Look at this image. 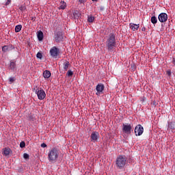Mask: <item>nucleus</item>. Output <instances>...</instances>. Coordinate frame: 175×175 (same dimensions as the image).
<instances>
[{
  "instance_id": "2",
  "label": "nucleus",
  "mask_w": 175,
  "mask_h": 175,
  "mask_svg": "<svg viewBox=\"0 0 175 175\" xmlns=\"http://www.w3.org/2000/svg\"><path fill=\"white\" fill-rule=\"evenodd\" d=\"M127 162V157L125 154H120L116 159V167L119 170H122L125 167Z\"/></svg>"
},
{
  "instance_id": "31",
  "label": "nucleus",
  "mask_w": 175,
  "mask_h": 175,
  "mask_svg": "<svg viewBox=\"0 0 175 175\" xmlns=\"http://www.w3.org/2000/svg\"><path fill=\"white\" fill-rule=\"evenodd\" d=\"M41 147H42V148H45L46 147H47V146H46V143H42L41 144Z\"/></svg>"
},
{
  "instance_id": "16",
  "label": "nucleus",
  "mask_w": 175,
  "mask_h": 175,
  "mask_svg": "<svg viewBox=\"0 0 175 175\" xmlns=\"http://www.w3.org/2000/svg\"><path fill=\"white\" fill-rule=\"evenodd\" d=\"M66 6H67L66 2H64V1H62L60 2V5H59V9L64 10L66 9Z\"/></svg>"
},
{
  "instance_id": "1",
  "label": "nucleus",
  "mask_w": 175,
  "mask_h": 175,
  "mask_svg": "<svg viewBox=\"0 0 175 175\" xmlns=\"http://www.w3.org/2000/svg\"><path fill=\"white\" fill-rule=\"evenodd\" d=\"M106 46L107 47L108 51H113V49L116 46V39L115 34H109L107 39Z\"/></svg>"
},
{
  "instance_id": "33",
  "label": "nucleus",
  "mask_w": 175,
  "mask_h": 175,
  "mask_svg": "<svg viewBox=\"0 0 175 175\" xmlns=\"http://www.w3.org/2000/svg\"><path fill=\"white\" fill-rule=\"evenodd\" d=\"M12 0H7V2L5 3V5H8L10 3Z\"/></svg>"
},
{
  "instance_id": "27",
  "label": "nucleus",
  "mask_w": 175,
  "mask_h": 175,
  "mask_svg": "<svg viewBox=\"0 0 175 175\" xmlns=\"http://www.w3.org/2000/svg\"><path fill=\"white\" fill-rule=\"evenodd\" d=\"M36 57H37V58H38L39 59H42V53H37V55H36Z\"/></svg>"
},
{
  "instance_id": "23",
  "label": "nucleus",
  "mask_w": 175,
  "mask_h": 175,
  "mask_svg": "<svg viewBox=\"0 0 175 175\" xmlns=\"http://www.w3.org/2000/svg\"><path fill=\"white\" fill-rule=\"evenodd\" d=\"M88 22L92 23L94 21V16L90 15L88 17Z\"/></svg>"
},
{
  "instance_id": "19",
  "label": "nucleus",
  "mask_w": 175,
  "mask_h": 175,
  "mask_svg": "<svg viewBox=\"0 0 175 175\" xmlns=\"http://www.w3.org/2000/svg\"><path fill=\"white\" fill-rule=\"evenodd\" d=\"M150 21H151L152 23H153L154 25H155L158 22V19H157V16H155L154 15L150 18Z\"/></svg>"
},
{
  "instance_id": "24",
  "label": "nucleus",
  "mask_w": 175,
  "mask_h": 175,
  "mask_svg": "<svg viewBox=\"0 0 175 175\" xmlns=\"http://www.w3.org/2000/svg\"><path fill=\"white\" fill-rule=\"evenodd\" d=\"M67 75H68V77H72L73 71H72V70H68V71L67 72Z\"/></svg>"
},
{
  "instance_id": "6",
  "label": "nucleus",
  "mask_w": 175,
  "mask_h": 175,
  "mask_svg": "<svg viewBox=\"0 0 175 175\" xmlns=\"http://www.w3.org/2000/svg\"><path fill=\"white\" fill-rule=\"evenodd\" d=\"M35 92L37 94L38 98L40 100H43V99L46 98V94L44 90H43V88H38L35 90Z\"/></svg>"
},
{
  "instance_id": "21",
  "label": "nucleus",
  "mask_w": 175,
  "mask_h": 175,
  "mask_svg": "<svg viewBox=\"0 0 175 175\" xmlns=\"http://www.w3.org/2000/svg\"><path fill=\"white\" fill-rule=\"evenodd\" d=\"M21 29H22V25H17L15 27V32L19 33V31H21Z\"/></svg>"
},
{
  "instance_id": "25",
  "label": "nucleus",
  "mask_w": 175,
  "mask_h": 175,
  "mask_svg": "<svg viewBox=\"0 0 175 175\" xmlns=\"http://www.w3.org/2000/svg\"><path fill=\"white\" fill-rule=\"evenodd\" d=\"M9 81H10V84H12V83L15 82L16 78H15L14 77H11L10 78Z\"/></svg>"
},
{
  "instance_id": "14",
  "label": "nucleus",
  "mask_w": 175,
  "mask_h": 175,
  "mask_svg": "<svg viewBox=\"0 0 175 175\" xmlns=\"http://www.w3.org/2000/svg\"><path fill=\"white\" fill-rule=\"evenodd\" d=\"M43 77L45 79H49L51 77V71H49V70H45L44 72H43Z\"/></svg>"
},
{
  "instance_id": "22",
  "label": "nucleus",
  "mask_w": 175,
  "mask_h": 175,
  "mask_svg": "<svg viewBox=\"0 0 175 175\" xmlns=\"http://www.w3.org/2000/svg\"><path fill=\"white\" fill-rule=\"evenodd\" d=\"M16 64L15 62H10V68L11 70H14Z\"/></svg>"
},
{
  "instance_id": "34",
  "label": "nucleus",
  "mask_w": 175,
  "mask_h": 175,
  "mask_svg": "<svg viewBox=\"0 0 175 175\" xmlns=\"http://www.w3.org/2000/svg\"><path fill=\"white\" fill-rule=\"evenodd\" d=\"M172 63L173 64H175V57L172 59Z\"/></svg>"
},
{
  "instance_id": "10",
  "label": "nucleus",
  "mask_w": 175,
  "mask_h": 175,
  "mask_svg": "<svg viewBox=\"0 0 175 175\" xmlns=\"http://www.w3.org/2000/svg\"><path fill=\"white\" fill-rule=\"evenodd\" d=\"M159 21L160 22L164 23L166 22L167 21V14H166V12H161V14H159Z\"/></svg>"
},
{
  "instance_id": "4",
  "label": "nucleus",
  "mask_w": 175,
  "mask_h": 175,
  "mask_svg": "<svg viewBox=\"0 0 175 175\" xmlns=\"http://www.w3.org/2000/svg\"><path fill=\"white\" fill-rule=\"evenodd\" d=\"M133 124L132 123H123L122 133L130 135L133 131Z\"/></svg>"
},
{
  "instance_id": "18",
  "label": "nucleus",
  "mask_w": 175,
  "mask_h": 175,
  "mask_svg": "<svg viewBox=\"0 0 175 175\" xmlns=\"http://www.w3.org/2000/svg\"><path fill=\"white\" fill-rule=\"evenodd\" d=\"M70 65V62H68V60H66V62H64L63 63L64 69L66 71H67V70H68V67H69Z\"/></svg>"
},
{
  "instance_id": "29",
  "label": "nucleus",
  "mask_w": 175,
  "mask_h": 175,
  "mask_svg": "<svg viewBox=\"0 0 175 175\" xmlns=\"http://www.w3.org/2000/svg\"><path fill=\"white\" fill-rule=\"evenodd\" d=\"M24 159H29V153H24L23 154Z\"/></svg>"
},
{
  "instance_id": "9",
  "label": "nucleus",
  "mask_w": 175,
  "mask_h": 175,
  "mask_svg": "<svg viewBox=\"0 0 175 175\" xmlns=\"http://www.w3.org/2000/svg\"><path fill=\"white\" fill-rule=\"evenodd\" d=\"M100 137V133L98 131H93L90 135V141L96 143Z\"/></svg>"
},
{
  "instance_id": "13",
  "label": "nucleus",
  "mask_w": 175,
  "mask_h": 175,
  "mask_svg": "<svg viewBox=\"0 0 175 175\" xmlns=\"http://www.w3.org/2000/svg\"><path fill=\"white\" fill-rule=\"evenodd\" d=\"M139 27V24L136 25L135 23H130V28L133 31H136Z\"/></svg>"
},
{
  "instance_id": "15",
  "label": "nucleus",
  "mask_w": 175,
  "mask_h": 175,
  "mask_svg": "<svg viewBox=\"0 0 175 175\" xmlns=\"http://www.w3.org/2000/svg\"><path fill=\"white\" fill-rule=\"evenodd\" d=\"M168 130H175V122H168Z\"/></svg>"
},
{
  "instance_id": "35",
  "label": "nucleus",
  "mask_w": 175,
  "mask_h": 175,
  "mask_svg": "<svg viewBox=\"0 0 175 175\" xmlns=\"http://www.w3.org/2000/svg\"><path fill=\"white\" fill-rule=\"evenodd\" d=\"M146 29H142V31H144Z\"/></svg>"
},
{
  "instance_id": "30",
  "label": "nucleus",
  "mask_w": 175,
  "mask_h": 175,
  "mask_svg": "<svg viewBox=\"0 0 175 175\" xmlns=\"http://www.w3.org/2000/svg\"><path fill=\"white\" fill-rule=\"evenodd\" d=\"M29 118L30 120H35V117H34V116L32 115V114H30V115L29 116Z\"/></svg>"
},
{
  "instance_id": "7",
  "label": "nucleus",
  "mask_w": 175,
  "mask_h": 175,
  "mask_svg": "<svg viewBox=\"0 0 175 175\" xmlns=\"http://www.w3.org/2000/svg\"><path fill=\"white\" fill-rule=\"evenodd\" d=\"M55 39L57 42H62L64 39V34L62 31L55 33Z\"/></svg>"
},
{
  "instance_id": "26",
  "label": "nucleus",
  "mask_w": 175,
  "mask_h": 175,
  "mask_svg": "<svg viewBox=\"0 0 175 175\" xmlns=\"http://www.w3.org/2000/svg\"><path fill=\"white\" fill-rule=\"evenodd\" d=\"M8 46H3L2 51H3L4 53H6V51H8Z\"/></svg>"
},
{
  "instance_id": "32",
  "label": "nucleus",
  "mask_w": 175,
  "mask_h": 175,
  "mask_svg": "<svg viewBox=\"0 0 175 175\" xmlns=\"http://www.w3.org/2000/svg\"><path fill=\"white\" fill-rule=\"evenodd\" d=\"M167 75H169V77H170V75H172V72L170 71V70H168L167 71Z\"/></svg>"
},
{
  "instance_id": "20",
  "label": "nucleus",
  "mask_w": 175,
  "mask_h": 175,
  "mask_svg": "<svg viewBox=\"0 0 175 175\" xmlns=\"http://www.w3.org/2000/svg\"><path fill=\"white\" fill-rule=\"evenodd\" d=\"M73 15H74V17L77 18L81 16V12H78V10H75V12H73Z\"/></svg>"
},
{
  "instance_id": "3",
  "label": "nucleus",
  "mask_w": 175,
  "mask_h": 175,
  "mask_svg": "<svg viewBox=\"0 0 175 175\" xmlns=\"http://www.w3.org/2000/svg\"><path fill=\"white\" fill-rule=\"evenodd\" d=\"M60 151L58 148H53L49 150L48 153V159L49 161H56L59 157Z\"/></svg>"
},
{
  "instance_id": "17",
  "label": "nucleus",
  "mask_w": 175,
  "mask_h": 175,
  "mask_svg": "<svg viewBox=\"0 0 175 175\" xmlns=\"http://www.w3.org/2000/svg\"><path fill=\"white\" fill-rule=\"evenodd\" d=\"M37 36H38V40H43V38H44L43 32L41 31H38V33H37Z\"/></svg>"
},
{
  "instance_id": "11",
  "label": "nucleus",
  "mask_w": 175,
  "mask_h": 175,
  "mask_svg": "<svg viewBox=\"0 0 175 175\" xmlns=\"http://www.w3.org/2000/svg\"><path fill=\"white\" fill-rule=\"evenodd\" d=\"M96 90H97L96 95H100V94H103V90H105V85L103 83H98L96 87Z\"/></svg>"
},
{
  "instance_id": "5",
  "label": "nucleus",
  "mask_w": 175,
  "mask_h": 175,
  "mask_svg": "<svg viewBox=\"0 0 175 175\" xmlns=\"http://www.w3.org/2000/svg\"><path fill=\"white\" fill-rule=\"evenodd\" d=\"M50 55L52 58H57L61 53V50L56 46H53L49 51Z\"/></svg>"
},
{
  "instance_id": "12",
  "label": "nucleus",
  "mask_w": 175,
  "mask_h": 175,
  "mask_svg": "<svg viewBox=\"0 0 175 175\" xmlns=\"http://www.w3.org/2000/svg\"><path fill=\"white\" fill-rule=\"evenodd\" d=\"M12 150L9 147H5V148H3V155L8 156L10 154H11Z\"/></svg>"
},
{
  "instance_id": "8",
  "label": "nucleus",
  "mask_w": 175,
  "mask_h": 175,
  "mask_svg": "<svg viewBox=\"0 0 175 175\" xmlns=\"http://www.w3.org/2000/svg\"><path fill=\"white\" fill-rule=\"evenodd\" d=\"M144 129L142 124H137L135 127V134L136 136H141L142 133H144Z\"/></svg>"
},
{
  "instance_id": "28",
  "label": "nucleus",
  "mask_w": 175,
  "mask_h": 175,
  "mask_svg": "<svg viewBox=\"0 0 175 175\" xmlns=\"http://www.w3.org/2000/svg\"><path fill=\"white\" fill-rule=\"evenodd\" d=\"M26 144H25V142H21L20 143V147L21 148H24V147H25Z\"/></svg>"
}]
</instances>
